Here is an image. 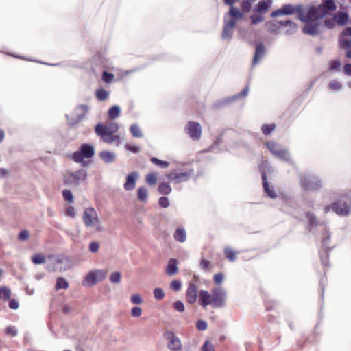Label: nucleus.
Here are the masks:
<instances>
[{
	"label": "nucleus",
	"mask_w": 351,
	"mask_h": 351,
	"mask_svg": "<svg viewBox=\"0 0 351 351\" xmlns=\"http://www.w3.org/2000/svg\"><path fill=\"white\" fill-rule=\"evenodd\" d=\"M131 302L134 304H140L142 303V298L139 294H134L131 296Z\"/></svg>",
	"instance_id": "obj_50"
},
{
	"label": "nucleus",
	"mask_w": 351,
	"mask_h": 351,
	"mask_svg": "<svg viewBox=\"0 0 351 351\" xmlns=\"http://www.w3.org/2000/svg\"><path fill=\"white\" fill-rule=\"evenodd\" d=\"M167 341V346L171 351H182V345L180 338L171 331H167L164 334Z\"/></svg>",
	"instance_id": "obj_11"
},
{
	"label": "nucleus",
	"mask_w": 351,
	"mask_h": 351,
	"mask_svg": "<svg viewBox=\"0 0 351 351\" xmlns=\"http://www.w3.org/2000/svg\"><path fill=\"white\" fill-rule=\"evenodd\" d=\"M166 272L169 276L174 275L178 272L177 261L176 259L171 258L169 261Z\"/></svg>",
	"instance_id": "obj_26"
},
{
	"label": "nucleus",
	"mask_w": 351,
	"mask_h": 351,
	"mask_svg": "<svg viewBox=\"0 0 351 351\" xmlns=\"http://www.w3.org/2000/svg\"><path fill=\"white\" fill-rule=\"evenodd\" d=\"M125 148L128 151H130L132 153L136 154L140 152V147L136 145L130 144V143H126L125 145Z\"/></svg>",
	"instance_id": "obj_40"
},
{
	"label": "nucleus",
	"mask_w": 351,
	"mask_h": 351,
	"mask_svg": "<svg viewBox=\"0 0 351 351\" xmlns=\"http://www.w3.org/2000/svg\"><path fill=\"white\" fill-rule=\"evenodd\" d=\"M95 148L93 145L89 144H82L78 151L73 154L72 159L76 162H82L83 166L86 165L84 162V158H90L94 156Z\"/></svg>",
	"instance_id": "obj_8"
},
{
	"label": "nucleus",
	"mask_w": 351,
	"mask_h": 351,
	"mask_svg": "<svg viewBox=\"0 0 351 351\" xmlns=\"http://www.w3.org/2000/svg\"><path fill=\"white\" fill-rule=\"evenodd\" d=\"M114 79V75L112 73H109L106 71L103 73L102 75V80L106 83H110L112 82V80Z\"/></svg>",
	"instance_id": "obj_47"
},
{
	"label": "nucleus",
	"mask_w": 351,
	"mask_h": 351,
	"mask_svg": "<svg viewBox=\"0 0 351 351\" xmlns=\"http://www.w3.org/2000/svg\"><path fill=\"white\" fill-rule=\"evenodd\" d=\"M321 186V182L315 178L306 176L302 178V187L305 191L315 189Z\"/></svg>",
	"instance_id": "obj_15"
},
{
	"label": "nucleus",
	"mask_w": 351,
	"mask_h": 351,
	"mask_svg": "<svg viewBox=\"0 0 351 351\" xmlns=\"http://www.w3.org/2000/svg\"><path fill=\"white\" fill-rule=\"evenodd\" d=\"M88 249L92 253H96L99 249V243L97 241H92L89 244Z\"/></svg>",
	"instance_id": "obj_46"
},
{
	"label": "nucleus",
	"mask_w": 351,
	"mask_h": 351,
	"mask_svg": "<svg viewBox=\"0 0 351 351\" xmlns=\"http://www.w3.org/2000/svg\"><path fill=\"white\" fill-rule=\"evenodd\" d=\"M267 146L269 151L276 157L283 160L285 161H289L290 156L287 149L281 147L278 144L274 142H269L267 143Z\"/></svg>",
	"instance_id": "obj_12"
},
{
	"label": "nucleus",
	"mask_w": 351,
	"mask_h": 351,
	"mask_svg": "<svg viewBox=\"0 0 351 351\" xmlns=\"http://www.w3.org/2000/svg\"><path fill=\"white\" fill-rule=\"evenodd\" d=\"M207 323L204 320H199L197 322L196 327L197 330L200 331H204L207 328Z\"/></svg>",
	"instance_id": "obj_49"
},
{
	"label": "nucleus",
	"mask_w": 351,
	"mask_h": 351,
	"mask_svg": "<svg viewBox=\"0 0 351 351\" xmlns=\"http://www.w3.org/2000/svg\"><path fill=\"white\" fill-rule=\"evenodd\" d=\"M82 219L86 228H91L97 233L104 232V228L101 226L98 214L93 208L89 207L84 210Z\"/></svg>",
	"instance_id": "obj_4"
},
{
	"label": "nucleus",
	"mask_w": 351,
	"mask_h": 351,
	"mask_svg": "<svg viewBox=\"0 0 351 351\" xmlns=\"http://www.w3.org/2000/svg\"><path fill=\"white\" fill-rule=\"evenodd\" d=\"M119 130L118 124L114 122H110L106 125L99 123L95 128V132H105L108 133L114 134Z\"/></svg>",
	"instance_id": "obj_20"
},
{
	"label": "nucleus",
	"mask_w": 351,
	"mask_h": 351,
	"mask_svg": "<svg viewBox=\"0 0 351 351\" xmlns=\"http://www.w3.org/2000/svg\"><path fill=\"white\" fill-rule=\"evenodd\" d=\"M107 275V271L104 269H96L90 271L85 276L83 280V285L86 287H92L98 282L105 279Z\"/></svg>",
	"instance_id": "obj_9"
},
{
	"label": "nucleus",
	"mask_w": 351,
	"mask_h": 351,
	"mask_svg": "<svg viewBox=\"0 0 351 351\" xmlns=\"http://www.w3.org/2000/svg\"><path fill=\"white\" fill-rule=\"evenodd\" d=\"M341 62L339 60H332L330 62V70H339Z\"/></svg>",
	"instance_id": "obj_48"
},
{
	"label": "nucleus",
	"mask_w": 351,
	"mask_h": 351,
	"mask_svg": "<svg viewBox=\"0 0 351 351\" xmlns=\"http://www.w3.org/2000/svg\"><path fill=\"white\" fill-rule=\"evenodd\" d=\"M170 287L175 291H178L182 287V282L179 280H173L171 284Z\"/></svg>",
	"instance_id": "obj_43"
},
{
	"label": "nucleus",
	"mask_w": 351,
	"mask_h": 351,
	"mask_svg": "<svg viewBox=\"0 0 351 351\" xmlns=\"http://www.w3.org/2000/svg\"><path fill=\"white\" fill-rule=\"evenodd\" d=\"M193 174V171L189 169L184 172L173 171L167 176L169 180L174 183H180L187 181Z\"/></svg>",
	"instance_id": "obj_13"
},
{
	"label": "nucleus",
	"mask_w": 351,
	"mask_h": 351,
	"mask_svg": "<svg viewBox=\"0 0 351 351\" xmlns=\"http://www.w3.org/2000/svg\"><path fill=\"white\" fill-rule=\"evenodd\" d=\"M209 265H210V262L205 259H202L200 263V266L204 269H208Z\"/></svg>",
	"instance_id": "obj_64"
},
{
	"label": "nucleus",
	"mask_w": 351,
	"mask_h": 351,
	"mask_svg": "<svg viewBox=\"0 0 351 351\" xmlns=\"http://www.w3.org/2000/svg\"><path fill=\"white\" fill-rule=\"evenodd\" d=\"M174 308L178 312H183L184 311V303L181 301H176L173 304Z\"/></svg>",
	"instance_id": "obj_55"
},
{
	"label": "nucleus",
	"mask_w": 351,
	"mask_h": 351,
	"mask_svg": "<svg viewBox=\"0 0 351 351\" xmlns=\"http://www.w3.org/2000/svg\"><path fill=\"white\" fill-rule=\"evenodd\" d=\"M202 351H215L214 346L211 343L206 341L202 346Z\"/></svg>",
	"instance_id": "obj_59"
},
{
	"label": "nucleus",
	"mask_w": 351,
	"mask_h": 351,
	"mask_svg": "<svg viewBox=\"0 0 351 351\" xmlns=\"http://www.w3.org/2000/svg\"><path fill=\"white\" fill-rule=\"evenodd\" d=\"M19 302L15 300H11L9 303V307L11 309H17L19 308Z\"/></svg>",
	"instance_id": "obj_62"
},
{
	"label": "nucleus",
	"mask_w": 351,
	"mask_h": 351,
	"mask_svg": "<svg viewBox=\"0 0 351 351\" xmlns=\"http://www.w3.org/2000/svg\"><path fill=\"white\" fill-rule=\"evenodd\" d=\"M66 215L74 218L76 215V210L74 207L69 206L66 208Z\"/></svg>",
	"instance_id": "obj_53"
},
{
	"label": "nucleus",
	"mask_w": 351,
	"mask_h": 351,
	"mask_svg": "<svg viewBox=\"0 0 351 351\" xmlns=\"http://www.w3.org/2000/svg\"><path fill=\"white\" fill-rule=\"evenodd\" d=\"M280 22H267L265 24L267 29L270 32H275L280 26Z\"/></svg>",
	"instance_id": "obj_38"
},
{
	"label": "nucleus",
	"mask_w": 351,
	"mask_h": 351,
	"mask_svg": "<svg viewBox=\"0 0 351 351\" xmlns=\"http://www.w3.org/2000/svg\"><path fill=\"white\" fill-rule=\"evenodd\" d=\"M243 16V14L239 9L230 7L228 14L224 17L223 29L221 34L223 40L231 38L237 21L241 19Z\"/></svg>",
	"instance_id": "obj_3"
},
{
	"label": "nucleus",
	"mask_w": 351,
	"mask_h": 351,
	"mask_svg": "<svg viewBox=\"0 0 351 351\" xmlns=\"http://www.w3.org/2000/svg\"><path fill=\"white\" fill-rule=\"evenodd\" d=\"M72 266L71 260L66 256H60L56 260L54 265L55 269L60 272L65 271Z\"/></svg>",
	"instance_id": "obj_16"
},
{
	"label": "nucleus",
	"mask_w": 351,
	"mask_h": 351,
	"mask_svg": "<svg viewBox=\"0 0 351 351\" xmlns=\"http://www.w3.org/2000/svg\"><path fill=\"white\" fill-rule=\"evenodd\" d=\"M275 128V125H264L262 126L261 130L264 134H270Z\"/></svg>",
	"instance_id": "obj_44"
},
{
	"label": "nucleus",
	"mask_w": 351,
	"mask_h": 351,
	"mask_svg": "<svg viewBox=\"0 0 351 351\" xmlns=\"http://www.w3.org/2000/svg\"><path fill=\"white\" fill-rule=\"evenodd\" d=\"M226 291L221 287H217L213 288L210 293L206 290H201L199 301L200 305L204 308L208 305L220 308L226 305Z\"/></svg>",
	"instance_id": "obj_2"
},
{
	"label": "nucleus",
	"mask_w": 351,
	"mask_h": 351,
	"mask_svg": "<svg viewBox=\"0 0 351 351\" xmlns=\"http://www.w3.org/2000/svg\"><path fill=\"white\" fill-rule=\"evenodd\" d=\"M185 130L189 136L193 140L199 139L202 134V128L198 123L189 122Z\"/></svg>",
	"instance_id": "obj_14"
},
{
	"label": "nucleus",
	"mask_w": 351,
	"mask_h": 351,
	"mask_svg": "<svg viewBox=\"0 0 351 351\" xmlns=\"http://www.w3.org/2000/svg\"><path fill=\"white\" fill-rule=\"evenodd\" d=\"M95 133L107 143L114 144L116 146H118L121 142V138L119 135H114V134L105 132H99Z\"/></svg>",
	"instance_id": "obj_17"
},
{
	"label": "nucleus",
	"mask_w": 351,
	"mask_h": 351,
	"mask_svg": "<svg viewBox=\"0 0 351 351\" xmlns=\"http://www.w3.org/2000/svg\"><path fill=\"white\" fill-rule=\"evenodd\" d=\"M87 172L85 169H81L76 171H67L64 174V182L67 186H77L85 180Z\"/></svg>",
	"instance_id": "obj_6"
},
{
	"label": "nucleus",
	"mask_w": 351,
	"mask_h": 351,
	"mask_svg": "<svg viewBox=\"0 0 351 351\" xmlns=\"http://www.w3.org/2000/svg\"><path fill=\"white\" fill-rule=\"evenodd\" d=\"M330 209L338 215L346 216L350 211V206L345 201L338 200L330 206H326L324 208V213H328Z\"/></svg>",
	"instance_id": "obj_10"
},
{
	"label": "nucleus",
	"mask_w": 351,
	"mask_h": 351,
	"mask_svg": "<svg viewBox=\"0 0 351 351\" xmlns=\"http://www.w3.org/2000/svg\"><path fill=\"white\" fill-rule=\"evenodd\" d=\"M271 0H263L260 1L254 8L258 12H265L271 5Z\"/></svg>",
	"instance_id": "obj_25"
},
{
	"label": "nucleus",
	"mask_w": 351,
	"mask_h": 351,
	"mask_svg": "<svg viewBox=\"0 0 351 351\" xmlns=\"http://www.w3.org/2000/svg\"><path fill=\"white\" fill-rule=\"evenodd\" d=\"M197 298V287L195 284L189 285L186 290V301L189 304H193L196 302Z\"/></svg>",
	"instance_id": "obj_21"
},
{
	"label": "nucleus",
	"mask_w": 351,
	"mask_h": 351,
	"mask_svg": "<svg viewBox=\"0 0 351 351\" xmlns=\"http://www.w3.org/2000/svg\"><path fill=\"white\" fill-rule=\"evenodd\" d=\"M224 276L221 273L215 274L213 277V280L215 284L220 285L223 281Z\"/></svg>",
	"instance_id": "obj_57"
},
{
	"label": "nucleus",
	"mask_w": 351,
	"mask_h": 351,
	"mask_svg": "<svg viewBox=\"0 0 351 351\" xmlns=\"http://www.w3.org/2000/svg\"><path fill=\"white\" fill-rule=\"evenodd\" d=\"M343 71L346 75H351V64H346L343 66Z\"/></svg>",
	"instance_id": "obj_63"
},
{
	"label": "nucleus",
	"mask_w": 351,
	"mask_h": 351,
	"mask_svg": "<svg viewBox=\"0 0 351 351\" xmlns=\"http://www.w3.org/2000/svg\"><path fill=\"white\" fill-rule=\"evenodd\" d=\"M32 261L34 264H42L45 262V258L40 254H37L32 257Z\"/></svg>",
	"instance_id": "obj_37"
},
{
	"label": "nucleus",
	"mask_w": 351,
	"mask_h": 351,
	"mask_svg": "<svg viewBox=\"0 0 351 351\" xmlns=\"http://www.w3.org/2000/svg\"><path fill=\"white\" fill-rule=\"evenodd\" d=\"M10 289L7 287H0V299L8 300L10 298Z\"/></svg>",
	"instance_id": "obj_35"
},
{
	"label": "nucleus",
	"mask_w": 351,
	"mask_h": 351,
	"mask_svg": "<svg viewBox=\"0 0 351 351\" xmlns=\"http://www.w3.org/2000/svg\"><path fill=\"white\" fill-rule=\"evenodd\" d=\"M62 196L64 200L72 202L73 196L71 191L65 189L62 191Z\"/></svg>",
	"instance_id": "obj_41"
},
{
	"label": "nucleus",
	"mask_w": 351,
	"mask_h": 351,
	"mask_svg": "<svg viewBox=\"0 0 351 351\" xmlns=\"http://www.w3.org/2000/svg\"><path fill=\"white\" fill-rule=\"evenodd\" d=\"M5 333L12 337H15L17 335V330L14 326H10L6 328Z\"/></svg>",
	"instance_id": "obj_51"
},
{
	"label": "nucleus",
	"mask_w": 351,
	"mask_h": 351,
	"mask_svg": "<svg viewBox=\"0 0 351 351\" xmlns=\"http://www.w3.org/2000/svg\"><path fill=\"white\" fill-rule=\"evenodd\" d=\"M339 45L343 48L351 47V27L344 29L339 38Z\"/></svg>",
	"instance_id": "obj_19"
},
{
	"label": "nucleus",
	"mask_w": 351,
	"mask_h": 351,
	"mask_svg": "<svg viewBox=\"0 0 351 351\" xmlns=\"http://www.w3.org/2000/svg\"><path fill=\"white\" fill-rule=\"evenodd\" d=\"M101 160L106 163L113 162L116 160L115 153L110 151H102L99 154Z\"/></svg>",
	"instance_id": "obj_22"
},
{
	"label": "nucleus",
	"mask_w": 351,
	"mask_h": 351,
	"mask_svg": "<svg viewBox=\"0 0 351 351\" xmlns=\"http://www.w3.org/2000/svg\"><path fill=\"white\" fill-rule=\"evenodd\" d=\"M121 274L120 272H113L110 276V281L112 283H119L121 281Z\"/></svg>",
	"instance_id": "obj_39"
},
{
	"label": "nucleus",
	"mask_w": 351,
	"mask_h": 351,
	"mask_svg": "<svg viewBox=\"0 0 351 351\" xmlns=\"http://www.w3.org/2000/svg\"><path fill=\"white\" fill-rule=\"evenodd\" d=\"M265 53V49L264 45L263 44L258 45L256 49L255 54L252 62L253 65H255L259 62L260 59H261L264 56Z\"/></svg>",
	"instance_id": "obj_23"
},
{
	"label": "nucleus",
	"mask_w": 351,
	"mask_h": 351,
	"mask_svg": "<svg viewBox=\"0 0 351 351\" xmlns=\"http://www.w3.org/2000/svg\"><path fill=\"white\" fill-rule=\"evenodd\" d=\"M159 204L162 208H167L169 205V199L167 197H162L159 199Z\"/></svg>",
	"instance_id": "obj_58"
},
{
	"label": "nucleus",
	"mask_w": 351,
	"mask_h": 351,
	"mask_svg": "<svg viewBox=\"0 0 351 351\" xmlns=\"http://www.w3.org/2000/svg\"><path fill=\"white\" fill-rule=\"evenodd\" d=\"M29 237V232L27 230H22L19 234V239L22 241L27 239Z\"/></svg>",
	"instance_id": "obj_60"
},
{
	"label": "nucleus",
	"mask_w": 351,
	"mask_h": 351,
	"mask_svg": "<svg viewBox=\"0 0 351 351\" xmlns=\"http://www.w3.org/2000/svg\"><path fill=\"white\" fill-rule=\"evenodd\" d=\"M337 5L334 0H324L322 3L315 7L311 6L306 11L301 10V7H293L290 4L284 5L281 9L274 11L272 17H276L282 14H292L298 12V18L302 21L306 22L303 27V32L306 34L315 35L321 32V27L319 19L329 15L335 11Z\"/></svg>",
	"instance_id": "obj_1"
},
{
	"label": "nucleus",
	"mask_w": 351,
	"mask_h": 351,
	"mask_svg": "<svg viewBox=\"0 0 351 351\" xmlns=\"http://www.w3.org/2000/svg\"><path fill=\"white\" fill-rule=\"evenodd\" d=\"M139 177L140 175L137 171H132L129 173L127 176L125 182L123 184L124 189L128 191L134 189L136 182L138 180Z\"/></svg>",
	"instance_id": "obj_18"
},
{
	"label": "nucleus",
	"mask_w": 351,
	"mask_h": 351,
	"mask_svg": "<svg viewBox=\"0 0 351 351\" xmlns=\"http://www.w3.org/2000/svg\"><path fill=\"white\" fill-rule=\"evenodd\" d=\"M147 190L145 187L141 186L138 188L137 191V197L140 201L143 202H146L147 199Z\"/></svg>",
	"instance_id": "obj_31"
},
{
	"label": "nucleus",
	"mask_w": 351,
	"mask_h": 351,
	"mask_svg": "<svg viewBox=\"0 0 351 351\" xmlns=\"http://www.w3.org/2000/svg\"><path fill=\"white\" fill-rule=\"evenodd\" d=\"M164 298V293L161 289H155V298L162 299Z\"/></svg>",
	"instance_id": "obj_61"
},
{
	"label": "nucleus",
	"mask_w": 351,
	"mask_h": 351,
	"mask_svg": "<svg viewBox=\"0 0 351 351\" xmlns=\"http://www.w3.org/2000/svg\"><path fill=\"white\" fill-rule=\"evenodd\" d=\"M350 20L348 12L346 10L335 12L332 17L327 18L324 21V26L328 29H333L336 25L343 26Z\"/></svg>",
	"instance_id": "obj_5"
},
{
	"label": "nucleus",
	"mask_w": 351,
	"mask_h": 351,
	"mask_svg": "<svg viewBox=\"0 0 351 351\" xmlns=\"http://www.w3.org/2000/svg\"><path fill=\"white\" fill-rule=\"evenodd\" d=\"M174 237L176 240L180 241V242H184L186 241V232L183 228H178L174 234Z\"/></svg>",
	"instance_id": "obj_32"
},
{
	"label": "nucleus",
	"mask_w": 351,
	"mask_h": 351,
	"mask_svg": "<svg viewBox=\"0 0 351 351\" xmlns=\"http://www.w3.org/2000/svg\"><path fill=\"white\" fill-rule=\"evenodd\" d=\"M69 287L68 282L62 277H59L57 278L56 283V289L58 290L60 289H66Z\"/></svg>",
	"instance_id": "obj_33"
},
{
	"label": "nucleus",
	"mask_w": 351,
	"mask_h": 351,
	"mask_svg": "<svg viewBox=\"0 0 351 351\" xmlns=\"http://www.w3.org/2000/svg\"><path fill=\"white\" fill-rule=\"evenodd\" d=\"M224 254L226 258H228L230 261H234L236 259L235 252L229 247H226L224 250Z\"/></svg>",
	"instance_id": "obj_36"
},
{
	"label": "nucleus",
	"mask_w": 351,
	"mask_h": 351,
	"mask_svg": "<svg viewBox=\"0 0 351 351\" xmlns=\"http://www.w3.org/2000/svg\"><path fill=\"white\" fill-rule=\"evenodd\" d=\"M254 0H244L241 3V8L245 12H248L252 7V3Z\"/></svg>",
	"instance_id": "obj_45"
},
{
	"label": "nucleus",
	"mask_w": 351,
	"mask_h": 351,
	"mask_svg": "<svg viewBox=\"0 0 351 351\" xmlns=\"http://www.w3.org/2000/svg\"><path fill=\"white\" fill-rule=\"evenodd\" d=\"M121 114V108L118 106H113L108 110V117L111 119H114L119 117Z\"/></svg>",
	"instance_id": "obj_29"
},
{
	"label": "nucleus",
	"mask_w": 351,
	"mask_h": 351,
	"mask_svg": "<svg viewBox=\"0 0 351 351\" xmlns=\"http://www.w3.org/2000/svg\"><path fill=\"white\" fill-rule=\"evenodd\" d=\"M95 95L99 101H104L109 96V92L104 89H99L96 91Z\"/></svg>",
	"instance_id": "obj_34"
},
{
	"label": "nucleus",
	"mask_w": 351,
	"mask_h": 351,
	"mask_svg": "<svg viewBox=\"0 0 351 351\" xmlns=\"http://www.w3.org/2000/svg\"><path fill=\"white\" fill-rule=\"evenodd\" d=\"M280 26L287 27L286 34H290L294 33L297 30V25L293 22L290 21H280Z\"/></svg>",
	"instance_id": "obj_27"
},
{
	"label": "nucleus",
	"mask_w": 351,
	"mask_h": 351,
	"mask_svg": "<svg viewBox=\"0 0 351 351\" xmlns=\"http://www.w3.org/2000/svg\"><path fill=\"white\" fill-rule=\"evenodd\" d=\"M90 108L86 104L77 105L70 115H66L68 124L75 125L79 123L87 114Z\"/></svg>",
	"instance_id": "obj_7"
},
{
	"label": "nucleus",
	"mask_w": 351,
	"mask_h": 351,
	"mask_svg": "<svg viewBox=\"0 0 351 351\" xmlns=\"http://www.w3.org/2000/svg\"><path fill=\"white\" fill-rule=\"evenodd\" d=\"M262 180H263V189H264L265 191L267 193V195L272 199L276 198V193L274 192V191L272 189H271L269 187V184L267 182V177H266L265 173H262Z\"/></svg>",
	"instance_id": "obj_24"
},
{
	"label": "nucleus",
	"mask_w": 351,
	"mask_h": 351,
	"mask_svg": "<svg viewBox=\"0 0 351 351\" xmlns=\"http://www.w3.org/2000/svg\"><path fill=\"white\" fill-rule=\"evenodd\" d=\"M158 191L160 194L168 195L171 192V187L169 184L162 182L159 184Z\"/></svg>",
	"instance_id": "obj_30"
},
{
	"label": "nucleus",
	"mask_w": 351,
	"mask_h": 351,
	"mask_svg": "<svg viewBox=\"0 0 351 351\" xmlns=\"http://www.w3.org/2000/svg\"><path fill=\"white\" fill-rule=\"evenodd\" d=\"M329 88L333 90H338L341 89V85L339 82L335 80L329 84Z\"/></svg>",
	"instance_id": "obj_54"
},
{
	"label": "nucleus",
	"mask_w": 351,
	"mask_h": 351,
	"mask_svg": "<svg viewBox=\"0 0 351 351\" xmlns=\"http://www.w3.org/2000/svg\"><path fill=\"white\" fill-rule=\"evenodd\" d=\"M142 310L140 307H133L131 311V315L134 317H138L141 316Z\"/></svg>",
	"instance_id": "obj_56"
},
{
	"label": "nucleus",
	"mask_w": 351,
	"mask_h": 351,
	"mask_svg": "<svg viewBox=\"0 0 351 351\" xmlns=\"http://www.w3.org/2000/svg\"><path fill=\"white\" fill-rule=\"evenodd\" d=\"M130 132L134 138H141L143 136L142 131L139 125L136 123L130 125Z\"/></svg>",
	"instance_id": "obj_28"
},
{
	"label": "nucleus",
	"mask_w": 351,
	"mask_h": 351,
	"mask_svg": "<svg viewBox=\"0 0 351 351\" xmlns=\"http://www.w3.org/2000/svg\"><path fill=\"white\" fill-rule=\"evenodd\" d=\"M264 18L261 15H252L251 16V22L253 25L258 24L262 22Z\"/></svg>",
	"instance_id": "obj_52"
},
{
	"label": "nucleus",
	"mask_w": 351,
	"mask_h": 351,
	"mask_svg": "<svg viewBox=\"0 0 351 351\" xmlns=\"http://www.w3.org/2000/svg\"><path fill=\"white\" fill-rule=\"evenodd\" d=\"M155 166H156L160 169H165L169 166V162L167 161L161 160H159V159L155 158Z\"/></svg>",
	"instance_id": "obj_42"
}]
</instances>
